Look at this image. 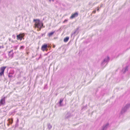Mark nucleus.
<instances>
[{"instance_id":"1","label":"nucleus","mask_w":130,"mask_h":130,"mask_svg":"<svg viewBox=\"0 0 130 130\" xmlns=\"http://www.w3.org/2000/svg\"><path fill=\"white\" fill-rule=\"evenodd\" d=\"M34 21L36 22L35 24V26L39 29H38V30H40L43 25L42 23L38 19H34Z\"/></svg>"},{"instance_id":"2","label":"nucleus","mask_w":130,"mask_h":130,"mask_svg":"<svg viewBox=\"0 0 130 130\" xmlns=\"http://www.w3.org/2000/svg\"><path fill=\"white\" fill-rule=\"evenodd\" d=\"M109 59V58L108 56L105 58L102 61L101 63V65L103 67H104L107 64Z\"/></svg>"},{"instance_id":"3","label":"nucleus","mask_w":130,"mask_h":130,"mask_svg":"<svg viewBox=\"0 0 130 130\" xmlns=\"http://www.w3.org/2000/svg\"><path fill=\"white\" fill-rule=\"evenodd\" d=\"M130 107V103L126 104L125 106L123 107L121 112V113L123 114L126 111L127 109Z\"/></svg>"},{"instance_id":"4","label":"nucleus","mask_w":130,"mask_h":130,"mask_svg":"<svg viewBox=\"0 0 130 130\" xmlns=\"http://www.w3.org/2000/svg\"><path fill=\"white\" fill-rule=\"evenodd\" d=\"M6 68V67H4L1 68V72H0V76H1L4 75V71Z\"/></svg>"},{"instance_id":"5","label":"nucleus","mask_w":130,"mask_h":130,"mask_svg":"<svg viewBox=\"0 0 130 130\" xmlns=\"http://www.w3.org/2000/svg\"><path fill=\"white\" fill-rule=\"evenodd\" d=\"M13 51L12 50L9 52V58H12L13 57Z\"/></svg>"},{"instance_id":"6","label":"nucleus","mask_w":130,"mask_h":130,"mask_svg":"<svg viewBox=\"0 0 130 130\" xmlns=\"http://www.w3.org/2000/svg\"><path fill=\"white\" fill-rule=\"evenodd\" d=\"M5 97H4L0 101V105H3L5 102Z\"/></svg>"},{"instance_id":"7","label":"nucleus","mask_w":130,"mask_h":130,"mask_svg":"<svg viewBox=\"0 0 130 130\" xmlns=\"http://www.w3.org/2000/svg\"><path fill=\"white\" fill-rule=\"evenodd\" d=\"M48 46L47 44H44L41 47V49L43 51L46 50L47 47Z\"/></svg>"},{"instance_id":"8","label":"nucleus","mask_w":130,"mask_h":130,"mask_svg":"<svg viewBox=\"0 0 130 130\" xmlns=\"http://www.w3.org/2000/svg\"><path fill=\"white\" fill-rule=\"evenodd\" d=\"M109 124L108 123L106 124L103 126L102 129L100 130H106Z\"/></svg>"},{"instance_id":"9","label":"nucleus","mask_w":130,"mask_h":130,"mask_svg":"<svg viewBox=\"0 0 130 130\" xmlns=\"http://www.w3.org/2000/svg\"><path fill=\"white\" fill-rule=\"evenodd\" d=\"M78 13L77 12H76L73 14L71 16L70 18L71 19H73L74 18L77 17L78 15Z\"/></svg>"},{"instance_id":"10","label":"nucleus","mask_w":130,"mask_h":130,"mask_svg":"<svg viewBox=\"0 0 130 130\" xmlns=\"http://www.w3.org/2000/svg\"><path fill=\"white\" fill-rule=\"evenodd\" d=\"M79 29V28H77L73 32V33H72V35H74L75 34H77L78 33V30Z\"/></svg>"},{"instance_id":"11","label":"nucleus","mask_w":130,"mask_h":130,"mask_svg":"<svg viewBox=\"0 0 130 130\" xmlns=\"http://www.w3.org/2000/svg\"><path fill=\"white\" fill-rule=\"evenodd\" d=\"M128 70V67L126 66L125 68L123 69L122 70V72L123 73H124L126 72Z\"/></svg>"},{"instance_id":"12","label":"nucleus","mask_w":130,"mask_h":130,"mask_svg":"<svg viewBox=\"0 0 130 130\" xmlns=\"http://www.w3.org/2000/svg\"><path fill=\"white\" fill-rule=\"evenodd\" d=\"M71 116V113L69 112H68L65 116V118L66 119H67L70 118Z\"/></svg>"},{"instance_id":"13","label":"nucleus","mask_w":130,"mask_h":130,"mask_svg":"<svg viewBox=\"0 0 130 130\" xmlns=\"http://www.w3.org/2000/svg\"><path fill=\"white\" fill-rule=\"evenodd\" d=\"M17 39L18 40H22V37L21 36V35L19 34L17 36Z\"/></svg>"},{"instance_id":"14","label":"nucleus","mask_w":130,"mask_h":130,"mask_svg":"<svg viewBox=\"0 0 130 130\" xmlns=\"http://www.w3.org/2000/svg\"><path fill=\"white\" fill-rule=\"evenodd\" d=\"M55 32V31L51 32L48 33V36L49 37H50Z\"/></svg>"},{"instance_id":"15","label":"nucleus","mask_w":130,"mask_h":130,"mask_svg":"<svg viewBox=\"0 0 130 130\" xmlns=\"http://www.w3.org/2000/svg\"><path fill=\"white\" fill-rule=\"evenodd\" d=\"M69 37H67L65 38L64 39V41L65 42H67L68 40H69Z\"/></svg>"},{"instance_id":"16","label":"nucleus","mask_w":130,"mask_h":130,"mask_svg":"<svg viewBox=\"0 0 130 130\" xmlns=\"http://www.w3.org/2000/svg\"><path fill=\"white\" fill-rule=\"evenodd\" d=\"M14 73V71L13 70H11L8 73L9 74L13 75Z\"/></svg>"},{"instance_id":"17","label":"nucleus","mask_w":130,"mask_h":130,"mask_svg":"<svg viewBox=\"0 0 130 130\" xmlns=\"http://www.w3.org/2000/svg\"><path fill=\"white\" fill-rule=\"evenodd\" d=\"M8 121H9V122L11 124L12 123L13 120L12 119H9Z\"/></svg>"},{"instance_id":"18","label":"nucleus","mask_w":130,"mask_h":130,"mask_svg":"<svg viewBox=\"0 0 130 130\" xmlns=\"http://www.w3.org/2000/svg\"><path fill=\"white\" fill-rule=\"evenodd\" d=\"M47 125L48 128L49 129H50L52 128V126L50 124H48Z\"/></svg>"},{"instance_id":"19","label":"nucleus","mask_w":130,"mask_h":130,"mask_svg":"<svg viewBox=\"0 0 130 130\" xmlns=\"http://www.w3.org/2000/svg\"><path fill=\"white\" fill-rule=\"evenodd\" d=\"M63 101V100L62 99H60L59 101V103L60 105V106H62V105L61 104V103Z\"/></svg>"},{"instance_id":"20","label":"nucleus","mask_w":130,"mask_h":130,"mask_svg":"<svg viewBox=\"0 0 130 130\" xmlns=\"http://www.w3.org/2000/svg\"><path fill=\"white\" fill-rule=\"evenodd\" d=\"M24 46H21V47H20V50L23 49L24 48Z\"/></svg>"},{"instance_id":"21","label":"nucleus","mask_w":130,"mask_h":130,"mask_svg":"<svg viewBox=\"0 0 130 130\" xmlns=\"http://www.w3.org/2000/svg\"><path fill=\"white\" fill-rule=\"evenodd\" d=\"M12 75H10V74H8V76L9 78H11L12 77Z\"/></svg>"},{"instance_id":"22","label":"nucleus","mask_w":130,"mask_h":130,"mask_svg":"<svg viewBox=\"0 0 130 130\" xmlns=\"http://www.w3.org/2000/svg\"><path fill=\"white\" fill-rule=\"evenodd\" d=\"M18 125H19L18 123H16L15 125V127H17L18 126Z\"/></svg>"},{"instance_id":"23","label":"nucleus","mask_w":130,"mask_h":130,"mask_svg":"<svg viewBox=\"0 0 130 130\" xmlns=\"http://www.w3.org/2000/svg\"><path fill=\"white\" fill-rule=\"evenodd\" d=\"M19 120L18 119V118L17 120L16 123H19Z\"/></svg>"},{"instance_id":"24","label":"nucleus","mask_w":130,"mask_h":130,"mask_svg":"<svg viewBox=\"0 0 130 130\" xmlns=\"http://www.w3.org/2000/svg\"><path fill=\"white\" fill-rule=\"evenodd\" d=\"M12 37L13 38H14V39L15 38V35H12Z\"/></svg>"},{"instance_id":"25","label":"nucleus","mask_w":130,"mask_h":130,"mask_svg":"<svg viewBox=\"0 0 130 130\" xmlns=\"http://www.w3.org/2000/svg\"><path fill=\"white\" fill-rule=\"evenodd\" d=\"M67 21H68V20H66H66H65L64 21H63V23H64V22H66Z\"/></svg>"},{"instance_id":"26","label":"nucleus","mask_w":130,"mask_h":130,"mask_svg":"<svg viewBox=\"0 0 130 130\" xmlns=\"http://www.w3.org/2000/svg\"><path fill=\"white\" fill-rule=\"evenodd\" d=\"M95 12H96V10H95L93 11L92 12V13H95Z\"/></svg>"},{"instance_id":"27","label":"nucleus","mask_w":130,"mask_h":130,"mask_svg":"<svg viewBox=\"0 0 130 130\" xmlns=\"http://www.w3.org/2000/svg\"><path fill=\"white\" fill-rule=\"evenodd\" d=\"M17 47H18V46H15V47H14L15 49H17Z\"/></svg>"},{"instance_id":"28","label":"nucleus","mask_w":130,"mask_h":130,"mask_svg":"<svg viewBox=\"0 0 130 130\" xmlns=\"http://www.w3.org/2000/svg\"><path fill=\"white\" fill-rule=\"evenodd\" d=\"M50 2L51 1H53V2H54V0H48Z\"/></svg>"},{"instance_id":"29","label":"nucleus","mask_w":130,"mask_h":130,"mask_svg":"<svg viewBox=\"0 0 130 130\" xmlns=\"http://www.w3.org/2000/svg\"><path fill=\"white\" fill-rule=\"evenodd\" d=\"M103 6V4H101L100 6L101 7H102Z\"/></svg>"},{"instance_id":"30","label":"nucleus","mask_w":130,"mask_h":130,"mask_svg":"<svg viewBox=\"0 0 130 130\" xmlns=\"http://www.w3.org/2000/svg\"><path fill=\"white\" fill-rule=\"evenodd\" d=\"M97 11H99V8H98V9H97Z\"/></svg>"},{"instance_id":"31","label":"nucleus","mask_w":130,"mask_h":130,"mask_svg":"<svg viewBox=\"0 0 130 130\" xmlns=\"http://www.w3.org/2000/svg\"><path fill=\"white\" fill-rule=\"evenodd\" d=\"M44 35V34H42V35H42V36H43Z\"/></svg>"},{"instance_id":"32","label":"nucleus","mask_w":130,"mask_h":130,"mask_svg":"<svg viewBox=\"0 0 130 130\" xmlns=\"http://www.w3.org/2000/svg\"><path fill=\"white\" fill-rule=\"evenodd\" d=\"M2 47V46H0V49Z\"/></svg>"},{"instance_id":"33","label":"nucleus","mask_w":130,"mask_h":130,"mask_svg":"<svg viewBox=\"0 0 130 130\" xmlns=\"http://www.w3.org/2000/svg\"><path fill=\"white\" fill-rule=\"evenodd\" d=\"M7 125L9 126V124H7Z\"/></svg>"},{"instance_id":"34","label":"nucleus","mask_w":130,"mask_h":130,"mask_svg":"<svg viewBox=\"0 0 130 130\" xmlns=\"http://www.w3.org/2000/svg\"><path fill=\"white\" fill-rule=\"evenodd\" d=\"M46 86H45L44 87V88H45V87H46Z\"/></svg>"}]
</instances>
